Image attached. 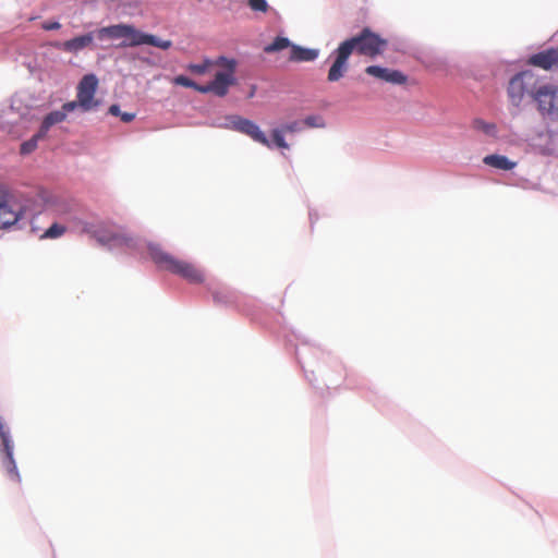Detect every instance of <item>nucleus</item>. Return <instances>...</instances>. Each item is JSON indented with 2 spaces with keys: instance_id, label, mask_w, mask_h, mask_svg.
<instances>
[{
  "instance_id": "nucleus-4",
  "label": "nucleus",
  "mask_w": 558,
  "mask_h": 558,
  "mask_svg": "<svg viewBox=\"0 0 558 558\" xmlns=\"http://www.w3.org/2000/svg\"><path fill=\"white\" fill-rule=\"evenodd\" d=\"M538 76L530 70L517 73L511 77L508 85V97L511 104L519 107L523 98L527 95L534 99L538 89Z\"/></svg>"
},
{
  "instance_id": "nucleus-19",
  "label": "nucleus",
  "mask_w": 558,
  "mask_h": 558,
  "mask_svg": "<svg viewBox=\"0 0 558 558\" xmlns=\"http://www.w3.org/2000/svg\"><path fill=\"white\" fill-rule=\"evenodd\" d=\"M214 66H218V58L215 60L204 59L202 63H191L186 69L194 74L203 75Z\"/></svg>"
},
{
  "instance_id": "nucleus-13",
  "label": "nucleus",
  "mask_w": 558,
  "mask_h": 558,
  "mask_svg": "<svg viewBox=\"0 0 558 558\" xmlns=\"http://www.w3.org/2000/svg\"><path fill=\"white\" fill-rule=\"evenodd\" d=\"M526 63L529 65H533L545 71H549L554 66L558 65V49L550 48L538 53L532 54L527 59Z\"/></svg>"
},
{
  "instance_id": "nucleus-5",
  "label": "nucleus",
  "mask_w": 558,
  "mask_h": 558,
  "mask_svg": "<svg viewBox=\"0 0 558 558\" xmlns=\"http://www.w3.org/2000/svg\"><path fill=\"white\" fill-rule=\"evenodd\" d=\"M534 100L544 119L558 121V87L554 85L539 86L534 95Z\"/></svg>"
},
{
  "instance_id": "nucleus-25",
  "label": "nucleus",
  "mask_w": 558,
  "mask_h": 558,
  "mask_svg": "<svg viewBox=\"0 0 558 558\" xmlns=\"http://www.w3.org/2000/svg\"><path fill=\"white\" fill-rule=\"evenodd\" d=\"M272 141H274L275 145L279 148L287 149L289 147V145L287 144V142L283 137V132L280 129H275L272 131Z\"/></svg>"
},
{
  "instance_id": "nucleus-20",
  "label": "nucleus",
  "mask_w": 558,
  "mask_h": 558,
  "mask_svg": "<svg viewBox=\"0 0 558 558\" xmlns=\"http://www.w3.org/2000/svg\"><path fill=\"white\" fill-rule=\"evenodd\" d=\"M45 137L46 135H41V131L38 130V132L35 135H33L28 141H25L21 144L20 153L22 155H28L33 153L37 148L38 142Z\"/></svg>"
},
{
  "instance_id": "nucleus-14",
  "label": "nucleus",
  "mask_w": 558,
  "mask_h": 558,
  "mask_svg": "<svg viewBox=\"0 0 558 558\" xmlns=\"http://www.w3.org/2000/svg\"><path fill=\"white\" fill-rule=\"evenodd\" d=\"M130 24H114L101 27L95 32L96 38L99 40H129Z\"/></svg>"
},
{
  "instance_id": "nucleus-27",
  "label": "nucleus",
  "mask_w": 558,
  "mask_h": 558,
  "mask_svg": "<svg viewBox=\"0 0 558 558\" xmlns=\"http://www.w3.org/2000/svg\"><path fill=\"white\" fill-rule=\"evenodd\" d=\"M78 107H80L78 99H76L75 101H69V102L63 104V106L61 108V111H64L65 116H66L68 112H71V111L75 110Z\"/></svg>"
},
{
  "instance_id": "nucleus-3",
  "label": "nucleus",
  "mask_w": 558,
  "mask_h": 558,
  "mask_svg": "<svg viewBox=\"0 0 558 558\" xmlns=\"http://www.w3.org/2000/svg\"><path fill=\"white\" fill-rule=\"evenodd\" d=\"M218 66L223 68V70L218 71L211 82L203 85V87L199 88V93H211L218 97H225L228 94L229 88L235 84L236 62L233 59L219 57Z\"/></svg>"
},
{
  "instance_id": "nucleus-10",
  "label": "nucleus",
  "mask_w": 558,
  "mask_h": 558,
  "mask_svg": "<svg viewBox=\"0 0 558 558\" xmlns=\"http://www.w3.org/2000/svg\"><path fill=\"white\" fill-rule=\"evenodd\" d=\"M230 124L232 130L250 136L253 141L268 148L272 147L271 142L267 138L259 126L253 121L239 116H234L230 118Z\"/></svg>"
},
{
  "instance_id": "nucleus-15",
  "label": "nucleus",
  "mask_w": 558,
  "mask_h": 558,
  "mask_svg": "<svg viewBox=\"0 0 558 558\" xmlns=\"http://www.w3.org/2000/svg\"><path fill=\"white\" fill-rule=\"evenodd\" d=\"M318 57V51L316 49L303 48L300 46H291L290 51V61L294 62H304V61H313Z\"/></svg>"
},
{
  "instance_id": "nucleus-2",
  "label": "nucleus",
  "mask_w": 558,
  "mask_h": 558,
  "mask_svg": "<svg viewBox=\"0 0 558 558\" xmlns=\"http://www.w3.org/2000/svg\"><path fill=\"white\" fill-rule=\"evenodd\" d=\"M148 252L154 263L163 270L178 275L190 283H201L204 280L203 274L191 263L178 259L165 252L157 244H149Z\"/></svg>"
},
{
  "instance_id": "nucleus-22",
  "label": "nucleus",
  "mask_w": 558,
  "mask_h": 558,
  "mask_svg": "<svg viewBox=\"0 0 558 558\" xmlns=\"http://www.w3.org/2000/svg\"><path fill=\"white\" fill-rule=\"evenodd\" d=\"M472 128L489 136H495L497 132L496 125L494 123H488L482 119L473 120Z\"/></svg>"
},
{
  "instance_id": "nucleus-31",
  "label": "nucleus",
  "mask_w": 558,
  "mask_h": 558,
  "mask_svg": "<svg viewBox=\"0 0 558 558\" xmlns=\"http://www.w3.org/2000/svg\"><path fill=\"white\" fill-rule=\"evenodd\" d=\"M317 120H318L317 117L311 116V117H307L304 122L306 125L314 128V126H319V124L316 122Z\"/></svg>"
},
{
  "instance_id": "nucleus-9",
  "label": "nucleus",
  "mask_w": 558,
  "mask_h": 558,
  "mask_svg": "<svg viewBox=\"0 0 558 558\" xmlns=\"http://www.w3.org/2000/svg\"><path fill=\"white\" fill-rule=\"evenodd\" d=\"M142 45H150L162 50H168L172 47V41L168 39H160L155 35L144 33L137 29L134 25L130 24L129 40L121 41L120 47H137Z\"/></svg>"
},
{
  "instance_id": "nucleus-21",
  "label": "nucleus",
  "mask_w": 558,
  "mask_h": 558,
  "mask_svg": "<svg viewBox=\"0 0 558 558\" xmlns=\"http://www.w3.org/2000/svg\"><path fill=\"white\" fill-rule=\"evenodd\" d=\"M291 46L293 45L290 43L288 38L278 36L271 44L265 46L264 51L266 53H272L287 49Z\"/></svg>"
},
{
  "instance_id": "nucleus-11",
  "label": "nucleus",
  "mask_w": 558,
  "mask_h": 558,
  "mask_svg": "<svg viewBox=\"0 0 558 558\" xmlns=\"http://www.w3.org/2000/svg\"><path fill=\"white\" fill-rule=\"evenodd\" d=\"M95 37V32H89L62 43L56 41L52 44V46L65 52L77 53L81 50L92 46Z\"/></svg>"
},
{
  "instance_id": "nucleus-7",
  "label": "nucleus",
  "mask_w": 558,
  "mask_h": 558,
  "mask_svg": "<svg viewBox=\"0 0 558 558\" xmlns=\"http://www.w3.org/2000/svg\"><path fill=\"white\" fill-rule=\"evenodd\" d=\"M97 87L98 78L95 74H86L80 81L76 98L78 99L80 108L83 111L87 112L99 106V100L95 99Z\"/></svg>"
},
{
  "instance_id": "nucleus-17",
  "label": "nucleus",
  "mask_w": 558,
  "mask_h": 558,
  "mask_svg": "<svg viewBox=\"0 0 558 558\" xmlns=\"http://www.w3.org/2000/svg\"><path fill=\"white\" fill-rule=\"evenodd\" d=\"M66 116L64 111L54 110L49 112L43 120L39 130L41 131V135H46L51 126L65 121Z\"/></svg>"
},
{
  "instance_id": "nucleus-24",
  "label": "nucleus",
  "mask_w": 558,
  "mask_h": 558,
  "mask_svg": "<svg viewBox=\"0 0 558 558\" xmlns=\"http://www.w3.org/2000/svg\"><path fill=\"white\" fill-rule=\"evenodd\" d=\"M173 83L175 85H179V86H183V87H189V88H193L197 92H199V88L203 87V85H198L196 84L194 81H192L191 78L184 76V75H178L173 78Z\"/></svg>"
},
{
  "instance_id": "nucleus-8",
  "label": "nucleus",
  "mask_w": 558,
  "mask_h": 558,
  "mask_svg": "<svg viewBox=\"0 0 558 558\" xmlns=\"http://www.w3.org/2000/svg\"><path fill=\"white\" fill-rule=\"evenodd\" d=\"M0 452L2 465L11 480L21 482V476L13 458V444L10 439L9 430L0 416Z\"/></svg>"
},
{
  "instance_id": "nucleus-18",
  "label": "nucleus",
  "mask_w": 558,
  "mask_h": 558,
  "mask_svg": "<svg viewBox=\"0 0 558 558\" xmlns=\"http://www.w3.org/2000/svg\"><path fill=\"white\" fill-rule=\"evenodd\" d=\"M97 241L102 245H123L128 244L129 239L124 235L111 233V234H96Z\"/></svg>"
},
{
  "instance_id": "nucleus-29",
  "label": "nucleus",
  "mask_w": 558,
  "mask_h": 558,
  "mask_svg": "<svg viewBox=\"0 0 558 558\" xmlns=\"http://www.w3.org/2000/svg\"><path fill=\"white\" fill-rule=\"evenodd\" d=\"M41 27L45 31H54L59 29L61 27V24L59 22H45L43 23Z\"/></svg>"
},
{
  "instance_id": "nucleus-6",
  "label": "nucleus",
  "mask_w": 558,
  "mask_h": 558,
  "mask_svg": "<svg viewBox=\"0 0 558 558\" xmlns=\"http://www.w3.org/2000/svg\"><path fill=\"white\" fill-rule=\"evenodd\" d=\"M23 206L7 190L0 189V229L15 225L23 216Z\"/></svg>"
},
{
  "instance_id": "nucleus-28",
  "label": "nucleus",
  "mask_w": 558,
  "mask_h": 558,
  "mask_svg": "<svg viewBox=\"0 0 558 558\" xmlns=\"http://www.w3.org/2000/svg\"><path fill=\"white\" fill-rule=\"evenodd\" d=\"M280 130H282L283 133H293L299 130V123L292 122L283 125Z\"/></svg>"
},
{
  "instance_id": "nucleus-32",
  "label": "nucleus",
  "mask_w": 558,
  "mask_h": 558,
  "mask_svg": "<svg viewBox=\"0 0 558 558\" xmlns=\"http://www.w3.org/2000/svg\"><path fill=\"white\" fill-rule=\"evenodd\" d=\"M120 117L123 122H131L134 120L135 114L131 112H123L120 114Z\"/></svg>"
},
{
  "instance_id": "nucleus-26",
  "label": "nucleus",
  "mask_w": 558,
  "mask_h": 558,
  "mask_svg": "<svg viewBox=\"0 0 558 558\" xmlns=\"http://www.w3.org/2000/svg\"><path fill=\"white\" fill-rule=\"evenodd\" d=\"M248 4L253 11L266 12L268 9L266 0H250Z\"/></svg>"
},
{
  "instance_id": "nucleus-1",
  "label": "nucleus",
  "mask_w": 558,
  "mask_h": 558,
  "mask_svg": "<svg viewBox=\"0 0 558 558\" xmlns=\"http://www.w3.org/2000/svg\"><path fill=\"white\" fill-rule=\"evenodd\" d=\"M387 46V40L368 27L344 41L333 51V62L328 71L327 80L330 83L341 80L349 70L348 60L353 51L361 56L374 59L381 54Z\"/></svg>"
},
{
  "instance_id": "nucleus-34",
  "label": "nucleus",
  "mask_w": 558,
  "mask_h": 558,
  "mask_svg": "<svg viewBox=\"0 0 558 558\" xmlns=\"http://www.w3.org/2000/svg\"><path fill=\"white\" fill-rule=\"evenodd\" d=\"M59 211H60V213H62V214H65V211H64V210H62V208H61V207L59 208Z\"/></svg>"
},
{
  "instance_id": "nucleus-30",
  "label": "nucleus",
  "mask_w": 558,
  "mask_h": 558,
  "mask_svg": "<svg viewBox=\"0 0 558 558\" xmlns=\"http://www.w3.org/2000/svg\"><path fill=\"white\" fill-rule=\"evenodd\" d=\"M213 296L216 301H219V302L220 301L228 302V299H229L228 293H226L223 291H214Z\"/></svg>"
},
{
  "instance_id": "nucleus-23",
  "label": "nucleus",
  "mask_w": 558,
  "mask_h": 558,
  "mask_svg": "<svg viewBox=\"0 0 558 558\" xmlns=\"http://www.w3.org/2000/svg\"><path fill=\"white\" fill-rule=\"evenodd\" d=\"M66 231V228L60 223L51 225L45 233L41 235L44 239H58L62 236Z\"/></svg>"
},
{
  "instance_id": "nucleus-12",
  "label": "nucleus",
  "mask_w": 558,
  "mask_h": 558,
  "mask_svg": "<svg viewBox=\"0 0 558 558\" xmlns=\"http://www.w3.org/2000/svg\"><path fill=\"white\" fill-rule=\"evenodd\" d=\"M365 73L391 84L402 85L407 83V76L398 70H390L379 65H368L365 69Z\"/></svg>"
},
{
  "instance_id": "nucleus-33",
  "label": "nucleus",
  "mask_w": 558,
  "mask_h": 558,
  "mask_svg": "<svg viewBox=\"0 0 558 558\" xmlns=\"http://www.w3.org/2000/svg\"><path fill=\"white\" fill-rule=\"evenodd\" d=\"M109 112L112 114V116H120L121 112H120V107L118 105H111L109 107Z\"/></svg>"
},
{
  "instance_id": "nucleus-16",
  "label": "nucleus",
  "mask_w": 558,
  "mask_h": 558,
  "mask_svg": "<svg viewBox=\"0 0 558 558\" xmlns=\"http://www.w3.org/2000/svg\"><path fill=\"white\" fill-rule=\"evenodd\" d=\"M483 162L486 166L506 171L512 170L517 166V162L509 160L506 156L495 154L485 156Z\"/></svg>"
}]
</instances>
